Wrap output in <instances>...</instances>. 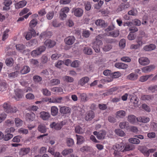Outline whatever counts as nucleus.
Segmentation results:
<instances>
[{
    "mask_svg": "<svg viewBox=\"0 0 157 157\" xmlns=\"http://www.w3.org/2000/svg\"><path fill=\"white\" fill-rule=\"evenodd\" d=\"M38 129L39 132L42 133H45L47 130L45 126L43 124L39 125L38 126Z\"/></svg>",
    "mask_w": 157,
    "mask_h": 157,
    "instance_id": "e433bc0d",
    "label": "nucleus"
},
{
    "mask_svg": "<svg viewBox=\"0 0 157 157\" xmlns=\"http://www.w3.org/2000/svg\"><path fill=\"white\" fill-rule=\"evenodd\" d=\"M10 32V30L6 29L4 32L2 36V40L5 41L9 36V33Z\"/></svg>",
    "mask_w": 157,
    "mask_h": 157,
    "instance_id": "ea45409f",
    "label": "nucleus"
},
{
    "mask_svg": "<svg viewBox=\"0 0 157 157\" xmlns=\"http://www.w3.org/2000/svg\"><path fill=\"white\" fill-rule=\"evenodd\" d=\"M51 90L56 93L63 92V89L61 87H54L51 89Z\"/></svg>",
    "mask_w": 157,
    "mask_h": 157,
    "instance_id": "49530a36",
    "label": "nucleus"
},
{
    "mask_svg": "<svg viewBox=\"0 0 157 157\" xmlns=\"http://www.w3.org/2000/svg\"><path fill=\"white\" fill-rule=\"evenodd\" d=\"M155 67L154 65H150L143 67L142 69V71L144 73H147L152 71Z\"/></svg>",
    "mask_w": 157,
    "mask_h": 157,
    "instance_id": "f3484780",
    "label": "nucleus"
},
{
    "mask_svg": "<svg viewBox=\"0 0 157 157\" xmlns=\"http://www.w3.org/2000/svg\"><path fill=\"white\" fill-rule=\"evenodd\" d=\"M37 23V20L36 19H34L32 20L29 23L30 27L31 29L35 27Z\"/></svg>",
    "mask_w": 157,
    "mask_h": 157,
    "instance_id": "3c124183",
    "label": "nucleus"
},
{
    "mask_svg": "<svg viewBox=\"0 0 157 157\" xmlns=\"http://www.w3.org/2000/svg\"><path fill=\"white\" fill-rule=\"evenodd\" d=\"M137 118L133 115H130L128 116L127 120L130 123L134 124L136 122Z\"/></svg>",
    "mask_w": 157,
    "mask_h": 157,
    "instance_id": "2f4dec72",
    "label": "nucleus"
},
{
    "mask_svg": "<svg viewBox=\"0 0 157 157\" xmlns=\"http://www.w3.org/2000/svg\"><path fill=\"white\" fill-rule=\"evenodd\" d=\"M156 48V46L153 44L146 45L144 47V49L146 51H150L154 50Z\"/></svg>",
    "mask_w": 157,
    "mask_h": 157,
    "instance_id": "4be33fe9",
    "label": "nucleus"
},
{
    "mask_svg": "<svg viewBox=\"0 0 157 157\" xmlns=\"http://www.w3.org/2000/svg\"><path fill=\"white\" fill-rule=\"evenodd\" d=\"M59 111L61 113L66 114L70 113L71 109L69 107L63 106L60 108Z\"/></svg>",
    "mask_w": 157,
    "mask_h": 157,
    "instance_id": "412c9836",
    "label": "nucleus"
},
{
    "mask_svg": "<svg viewBox=\"0 0 157 157\" xmlns=\"http://www.w3.org/2000/svg\"><path fill=\"white\" fill-rule=\"evenodd\" d=\"M124 146V143L121 142L116 144L113 146L112 149L114 150L113 154L115 156L118 157L121 155V152H123Z\"/></svg>",
    "mask_w": 157,
    "mask_h": 157,
    "instance_id": "f257e3e1",
    "label": "nucleus"
},
{
    "mask_svg": "<svg viewBox=\"0 0 157 157\" xmlns=\"http://www.w3.org/2000/svg\"><path fill=\"white\" fill-rule=\"evenodd\" d=\"M101 38V35H99L98 36L96 37L95 41L93 44V48L97 53H98L100 52V47L102 44V41L99 40V39Z\"/></svg>",
    "mask_w": 157,
    "mask_h": 157,
    "instance_id": "f03ea898",
    "label": "nucleus"
},
{
    "mask_svg": "<svg viewBox=\"0 0 157 157\" xmlns=\"http://www.w3.org/2000/svg\"><path fill=\"white\" fill-rule=\"evenodd\" d=\"M126 114L124 110H120L116 113V116L120 118H123Z\"/></svg>",
    "mask_w": 157,
    "mask_h": 157,
    "instance_id": "37998d69",
    "label": "nucleus"
},
{
    "mask_svg": "<svg viewBox=\"0 0 157 157\" xmlns=\"http://www.w3.org/2000/svg\"><path fill=\"white\" fill-rule=\"evenodd\" d=\"M139 63L141 65L145 66L148 65L150 63V60L146 57H141L138 60Z\"/></svg>",
    "mask_w": 157,
    "mask_h": 157,
    "instance_id": "1a4fd4ad",
    "label": "nucleus"
},
{
    "mask_svg": "<svg viewBox=\"0 0 157 157\" xmlns=\"http://www.w3.org/2000/svg\"><path fill=\"white\" fill-rule=\"evenodd\" d=\"M134 148V147H133L131 145H126V146H124L123 150V152L132 150Z\"/></svg>",
    "mask_w": 157,
    "mask_h": 157,
    "instance_id": "864d4df0",
    "label": "nucleus"
},
{
    "mask_svg": "<svg viewBox=\"0 0 157 157\" xmlns=\"http://www.w3.org/2000/svg\"><path fill=\"white\" fill-rule=\"evenodd\" d=\"M153 76V75H143L141 76L139 78V80L140 81L144 82L146 81L151 77Z\"/></svg>",
    "mask_w": 157,
    "mask_h": 157,
    "instance_id": "f704fd0d",
    "label": "nucleus"
},
{
    "mask_svg": "<svg viewBox=\"0 0 157 157\" xmlns=\"http://www.w3.org/2000/svg\"><path fill=\"white\" fill-rule=\"evenodd\" d=\"M75 131L76 133L82 134L84 132V130L79 126H77L75 127Z\"/></svg>",
    "mask_w": 157,
    "mask_h": 157,
    "instance_id": "a18cd8bd",
    "label": "nucleus"
},
{
    "mask_svg": "<svg viewBox=\"0 0 157 157\" xmlns=\"http://www.w3.org/2000/svg\"><path fill=\"white\" fill-rule=\"evenodd\" d=\"M115 132L117 135L121 136H124L125 135L124 131L120 129H116Z\"/></svg>",
    "mask_w": 157,
    "mask_h": 157,
    "instance_id": "6e6d98bb",
    "label": "nucleus"
},
{
    "mask_svg": "<svg viewBox=\"0 0 157 157\" xmlns=\"http://www.w3.org/2000/svg\"><path fill=\"white\" fill-rule=\"evenodd\" d=\"M19 73V72L17 71L13 72H12L9 74L8 77L10 78H14L17 77L18 74Z\"/></svg>",
    "mask_w": 157,
    "mask_h": 157,
    "instance_id": "bf43d9fd",
    "label": "nucleus"
},
{
    "mask_svg": "<svg viewBox=\"0 0 157 157\" xmlns=\"http://www.w3.org/2000/svg\"><path fill=\"white\" fill-rule=\"evenodd\" d=\"M30 69L29 67L24 66L23 69L20 71V72L22 74H25L28 73L30 71Z\"/></svg>",
    "mask_w": 157,
    "mask_h": 157,
    "instance_id": "58836bf2",
    "label": "nucleus"
},
{
    "mask_svg": "<svg viewBox=\"0 0 157 157\" xmlns=\"http://www.w3.org/2000/svg\"><path fill=\"white\" fill-rule=\"evenodd\" d=\"M50 127L51 128H54L57 130H60L62 128V125L59 122L56 123L54 122L50 124Z\"/></svg>",
    "mask_w": 157,
    "mask_h": 157,
    "instance_id": "f8f14e48",
    "label": "nucleus"
},
{
    "mask_svg": "<svg viewBox=\"0 0 157 157\" xmlns=\"http://www.w3.org/2000/svg\"><path fill=\"white\" fill-rule=\"evenodd\" d=\"M67 143L68 146H71L74 144V140L71 138H67Z\"/></svg>",
    "mask_w": 157,
    "mask_h": 157,
    "instance_id": "e2e57ef3",
    "label": "nucleus"
},
{
    "mask_svg": "<svg viewBox=\"0 0 157 157\" xmlns=\"http://www.w3.org/2000/svg\"><path fill=\"white\" fill-rule=\"evenodd\" d=\"M51 114L53 116H56L58 112V109L56 106H52L51 109Z\"/></svg>",
    "mask_w": 157,
    "mask_h": 157,
    "instance_id": "c756f323",
    "label": "nucleus"
},
{
    "mask_svg": "<svg viewBox=\"0 0 157 157\" xmlns=\"http://www.w3.org/2000/svg\"><path fill=\"white\" fill-rule=\"evenodd\" d=\"M30 63L31 64L36 67L38 65L39 62L37 59H32L30 60Z\"/></svg>",
    "mask_w": 157,
    "mask_h": 157,
    "instance_id": "774afa93",
    "label": "nucleus"
},
{
    "mask_svg": "<svg viewBox=\"0 0 157 157\" xmlns=\"http://www.w3.org/2000/svg\"><path fill=\"white\" fill-rule=\"evenodd\" d=\"M30 149L29 147H23L21 149L19 154L21 156H23L27 154L30 152Z\"/></svg>",
    "mask_w": 157,
    "mask_h": 157,
    "instance_id": "a211bd4d",
    "label": "nucleus"
},
{
    "mask_svg": "<svg viewBox=\"0 0 157 157\" xmlns=\"http://www.w3.org/2000/svg\"><path fill=\"white\" fill-rule=\"evenodd\" d=\"M138 77V75L135 73H132L128 75L127 78L128 79L132 81H134L136 80Z\"/></svg>",
    "mask_w": 157,
    "mask_h": 157,
    "instance_id": "393cba45",
    "label": "nucleus"
},
{
    "mask_svg": "<svg viewBox=\"0 0 157 157\" xmlns=\"http://www.w3.org/2000/svg\"><path fill=\"white\" fill-rule=\"evenodd\" d=\"M63 78L64 81L67 82H71L74 81L73 78L69 76H65L63 77Z\"/></svg>",
    "mask_w": 157,
    "mask_h": 157,
    "instance_id": "4d7b16f0",
    "label": "nucleus"
},
{
    "mask_svg": "<svg viewBox=\"0 0 157 157\" xmlns=\"http://www.w3.org/2000/svg\"><path fill=\"white\" fill-rule=\"evenodd\" d=\"M93 134L94 135L96 136L98 139L101 140L105 138L106 135V132L105 131L102 130L98 132L94 131V132Z\"/></svg>",
    "mask_w": 157,
    "mask_h": 157,
    "instance_id": "39448f33",
    "label": "nucleus"
},
{
    "mask_svg": "<svg viewBox=\"0 0 157 157\" xmlns=\"http://www.w3.org/2000/svg\"><path fill=\"white\" fill-rule=\"evenodd\" d=\"M60 81L57 79H53L50 81V84L51 86L56 85L60 84Z\"/></svg>",
    "mask_w": 157,
    "mask_h": 157,
    "instance_id": "c03bdc74",
    "label": "nucleus"
},
{
    "mask_svg": "<svg viewBox=\"0 0 157 157\" xmlns=\"http://www.w3.org/2000/svg\"><path fill=\"white\" fill-rule=\"evenodd\" d=\"M95 23L97 26L102 28L105 27L106 25L105 21L101 19L96 20L95 21Z\"/></svg>",
    "mask_w": 157,
    "mask_h": 157,
    "instance_id": "a878e982",
    "label": "nucleus"
},
{
    "mask_svg": "<svg viewBox=\"0 0 157 157\" xmlns=\"http://www.w3.org/2000/svg\"><path fill=\"white\" fill-rule=\"evenodd\" d=\"M115 67L117 68L121 69H126L128 68V65L122 63H115Z\"/></svg>",
    "mask_w": 157,
    "mask_h": 157,
    "instance_id": "6ab92c4d",
    "label": "nucleus"
},
{
    "mask_svg": "<svg viewBox=\"0 0 157 157\" xmlns=\"http://www.w3.org/2000/svg\"><path fill=\"white\" fill-rule=\"evenodd\" d=\"M121 76V74L119 71L112 73L110 78L106 80L108 82H111L113 81V78H117Z\"/></svg>",
    "mask_w": 157,
    "mask_h": 157,
    "instance_id": "9b49d317",
    "label": "nucleus"
},
{
    "mask_svg": "<svg viewBox=\"0 0 157 157\" xmlns=\"http://www.w3.org/2000/svg\"><path fill=\"white\" fill-rule=\"evenodd\" d=\"M148 90L152 93L155 92V91L157 90V85H151L149 86L148 88Z\"/></svg>",
    "mask_w": 157,
    "mask_h": 157,
    "instance_id": "5fc2aeb1",
    "label": "nucleus"
},
{
    "mask_svg": "<svg viewBox=\"0 0 157 157\" xmlns=\"http://www.w3.org/2000/svg\"><path fill=\"white\" fill-rule=\"evenodd\" d=\"M16 47L18 51L21 52L25 48V46L22 44H18L16 45Z\"/></svg>",
    "mask_w": 157,
    "mask_h": 157,
    "instance_id": "09e8293b",
    "label": "nucleus"
},
{
    "mask_svg": "<svg viewBox=\"0 0 157 157\" xmlns=\"http://www.w3.org/2000/svg\"><path fill=\"white\" fill-rule=\"evenodd\" d=\"M83 51L85 54L87 55H91L93 52L92 49L88 47H84Z\"/></svg>",
    "mask_w": 157,
    "mask_h": 157,
    "instance_id": "473e14b6",
    "label": "nucleus"
},
{
    "mask_svg": "<svg viewBox=\"0 0 157 157\" xmlns=\"http://www.w3.org/2000/svg\"><path fill=\"white\" fill-rule=\"evenodd\" d=\"M119 126L121 129L126 128L129 127V124L126 121L122 122L120 123Z\"/></svg>",
    "mask_w": 157,
    "mask_h": 157,
    "instance_id": "79ce46f5",
    "label": "nucleus"
},
{
    "mask_svg": "<svg viewBox=\"0 0 157 157\" xmlns=\"http://www.w3.org/2000/svg\"><path fill=\"white\" fill-rule=\"evenodd\" d=\"M51 36L52 33L50 32H44L40 34V37L41 38L45 39L47 38H50Z\"/></svg>",
    "mask_w": 157,
    "mask_h": 157,
    "instance_id": "5701e85b",
    "label": "nucleus"
},
{
    "mask_svg": "<svg viewBox=\"0 0 157 157\" xmlns=\"http://www.w3.org/2000/svg\"><path fill=\"white\" fill-rule=\"evenodd\" d=\"M119 34V31L117 30H115L113 31L108 33L107 35L108 36H111L114 37H116L118 36Z\"/></svg>",
    "mask_w": 157,
    "mask_h": 157,
    "instance_id": "c85d7f7f",
    "label": "nucleus"
},
{
    "mask_svg": "<svg viewBox=\"0 0 157 157\" xmlns=\"http://www.w3.org/2000/svg\"><path fill=\"white\" fill-rule=\"evenodd\" d=\"M27 3V2L25 0H23L15 4L16 9H18L22 8L25 6Z\"/></svg>",
    "mask_w": 157,
    "mask_h": 157,
    "instance_id": "dca6fc26",
    "label": "nucleus"
},
{
    "mask_svg": "<svg viewBox=\"0 0 157 157\" xmlns=\"http://www.w3.org/2000/svg\"><path fill=\"white\" fill-rule=\"evenodd\" d=\"M136 120L139 122L144 123H147L150 121V119L148 117L143 116L137 117L136 118Z\"/></svg>",
    "mask_w": 157,
    "mask_h": 157,
    "instance_id": "b1692460",
    "label": "nucleus"
},
{
    "mask_svg": "<svg viewBox=\"0 0 157 157\" xmlns=\"http://www.w3.org/2000/svg\"><path fill=\"white\" fill-rule=\"evenodd\" d=\"M35 117V114L31 112L27 113L25 115L26 121L30 122L34 121Z\"/></svg>",
    "mask_w": 157,
    "mask_h": 157,
    "instance_id": "0eeeda50",
    "label": "nucleus"
},
{
    "mask_svg": "<svg viewBox=\"0 0 157 157\" xmlns=\"http://www.w3.org/2000/svg\"><path fill=\"white\" fill-rule=\"evenodd\" d=\"M80 62L79 60H75L72 62L71 64V67H78L80 65Z\"/></svg>",
    "mask_w": 157,
    "mask_h": 157,
    "instance_id": "13d9d810",
    "label": "nucleus"
},
{
    "mask_svg": "<svg viewBox=\"0 0 157 157\" xmlns=\"http://www.w3.org/2000/svg\"><path fill=\"white\" fill-rule=\"evenodd\" d=\"M36 35V32L33 29L29 30L25 35V39L27 40H29L32 37V36H35Z\"/></svg>",
    "mask_w": 157,
    "mask_h": 157,
    "instance_id": "6e6552de",
    "label": "nucleus"
},
{
    "mask_svg": "<svg viewBox=\"0 0 157 157\" xmlns=\"http://www.w3.org/2000/svg\"><path fill=\"white\" fill-rule=\"evenodd\" d=\"M76 136L77 137V144H80L84 141V138L83 136L77 135H76Z\"/></svg>",
    "mask_w": 157,
    "mask_h": 157,
    "instance_id": "a19ab883",
    "label": "nucleus"
},
{
    "mask_svg": "<svg viewBox=\"0 0 157 157\" xmlns=\"http://www.w3.org/2000/svg\"><path fill=\"white\" fill-rule=\"evenodd\" d=\"M16 96L19 98H22L23 95V91L20 89H17L15 90Z\"/></svg>",
    "mask_w": 157,
    "mask_h": 157,
    "instance_id": "4c0bfd02",
    "label": "nucleus"
},
{
    "mask_svg": "<svg viewBox=\"0 0 157 157\" xmlns=\"http://www.w3.org/2000/svg\"><path fill=\"white\" fill-rule=\"evenodd\" d=\"M75 39L73 36H68L64 39V42L66 44L68 45H71L73 44L75 41Z\"/></svg>",
    "mask_w": 157,
    "mask_h": 157,
    "instance_id": "423d86ee",
    "label": "nucleus"
},
{
    "mask_svg": "<svg viewBox=\"0 0 157 157\" xmlns=\"http://www.w3.org/2000/svg\"><path fill=\"white\" fill-rule=\"evenodd\" d=\"M112 48L111 44H107L105 45L103 48V50L105 52H107L109 51Z\"/></svg>",
    "mask_w": 157,
    "mask_h": 157,
    "instance_id": "680f3d73",
    "label": "nucleus"
},
{
    "mask_svg": "<svg viewBox=\"0 0 157 157\" xmlns=\"http://www.w3.org/2000/svg\"><path fill=\"white\" fill-rule=\"evenodd\" d=\"M126 40L124 39H121L119 42V45L121 48H124L125 46Z\"/></svg>",
    "mask_w": 157,
    "mask_h": 157,
    "instance_id": "69168bd1",
    "label": "nucleus"
},
{
    "mask_svg": "<svg viewBox=\"0 0 157 157\" xmlns=\"http://www.w3.org/2000/svg\"><path fill=\"white\" fill-rule=\"evenodd\" d=\"M154 98L153 95L142 94L141 96L140 99L143 101H150L153 100Z\"/></svg>",
    "mask_w": 157,
    "mask_h": 157,
    "instance_id": "ddd939ff",
    "label": "nucleus"
},
{
    "mask_svg": "<svg viewBox=\"0 0 157 157\" xmlns=\"http://www.w3.org/2000/svg\"><path fill=\"white\" fill-rule=\"evenodd\" d=\"M4 2L5 6L3 8V10H8L10 9V6L12 4V2L11 0H5Z\"/></svg>",
    "mask_w": 157,
    "mask_h": 157,
    "instance_id": "bb28decb",
    "label": "nucleus"
},
{
    "mask_svg": "<svg viewBox=\"0 0 157 157\" xmlns=\"http://www.w3.org/2000/svg\"><path fill=\"white\" fill-rule=\"evenodd\" d=\"M130 6V5L129 4L126 3H121L119 6L120 11H121L126 9H127L129 8Z\"/></svg>",
    "mask_w": 157,
    "mask_h": 157,
    "instance_id": "8fccbe9b",
    "label": "nucleus"
},
{
    "mask_svg": "<svg viewBox=\"0 0 157 157\" xmlns=\"http://www.w3.org/2000/svg\"><path fill=\"white\" fill-rule=\"evenodd\" d=\"M4 111L6 113H15L17 111V108L15 107H12L9 103L5 102L3 105Z\"/></svg>",
    "mask_w": 157,
    "mask_h": 157,
    "instance_id": "7ed1b4c3",
    "label": "nucleus"
},
{
    "mask_svg": "<svg viewBox=\"0 0 157 157\" xmlns=\"http://www.w3.org/2000/svg\"><path fill=\"white\" fill-rule=\"evenodd\" d=\"M15 122L17 127L21 126L23 124V121L18 118H15Z\"/></svg>",
    "mask_w": 157,
    "mask_h": 157,
    "instance_id": "603ef678",
    "label": "nucleus"
},
{
    "mask_svg": "<svg viewBox=\"0 0 157 157\" xmlns=\"http://www.w3.org/2000/svg\"><path fill=\"white\" fill-rule=\"evenodd\" d=\"M89 80V78L88 77H84L79 81L78 84L81 86H83L86 84L88 83Z\"/></svg>",
    "mask_w": 157,
    "mask_h": 157,
    "instance_id": "4468645a",
    "label": "nucleus"
},
{
    "mask_svg": "<svg viewBox=\"0 0 157 157\" xmlns=\"http://www.w3.org/2000/svg\"><path fill=\"white\" fill-rule=\"evenodd\" d=\"M73 151V150L71 148H67L65 149L62 152V155L64 156H66L71 153H72Z\"/></svg>",
    "mask_w": 157,
    "mask_h": 157,
    "instance_id": "72a5a7b5",
    "label": "nucleus"
},
{
    "mask_svg": "<svg viewBox=\"0 0 157 157\" xmlns=\"http://www.w3.org/2000/svg\"><path fill=\"white\" fill-rule=\"evenodd\" d=\"M13 135L12 134L10 133H7L5 135V136H4V140L5 141H8L13 137Z\"/></svg>",
    "mask_w": 157,
    "mask_h": 157,
    "instance_id": "0e129e2a",
    "label": "nucleus"
},
{
    "mask_svg": "<svg viewBox=\"0 0 157 157\" xmlns=\"http://www.w3.org/2000/svg\"><path fill=\"white\" fill-rule=\"evenodd\" d=\"M83 13L82 9L80 8H78L75 9L74 10V14L77 17H81Z\"/></svg>",
    "mask_w": 157,
    "mask_h": 157,
    "instance_id": "cd10ccee",
    "label": "nucleus"
},
{
    "mask_svg": "<svg viewBox=\"0 0 157 157\" xmlns=\"http://www.w3.org/2000/svg\"><path fill=\"white\" fill-rule=\"evenodd\" d=\"M45 45L49 48L53 47L56 44V42L50 39H48L46 40L44 42Z\"/></svg>",
    "mask_w": 157,
    "mask_h": 157,
    "instance_id": "2eb2a0df",
    "label": "nucleus"
},
{
    "mask_svg": "<svg viewBox=\"0 0 157 157\" xmlns=\"http://www.w3.org/2000/svg\"><path fill=\"white\" fill-rule=\"evenodd\" d=\"M7 84L5 82H2L0 84V90L3 91L6 90Z\"/></svg>",
    "mask_w": 157,
    "mask_h": 157,
    "instance_id": "052dcab7",
    "label": "nucleus"
},
{
    "mask_svg": "<svg viewBox=\"0 0 157 157\" xmlns=\"http://www.w3.org/2000/svg\"><path fill=\"white\" fill-rule=\"evenodd\" d=\"M94 117V113L92 110L89 111L87 115L85 117V119L86 120L88 121L91 120Z\"/></svg>",
    "mask_w": 157,
    "mask_h": 157,
    "instance_id": "aec40b11",
    "label": "nucleus"
},
{
    "mask_svg": "<svg viewBox=\"0 0 157 157\" xmlns=\"http://www.w3.org/2000/svg\"><path fill=\"white\" fill-rule=\"evenodd\" d=\"M128 141L130 143L135 144H138L140 143V140L136 138H130L129 139Z\"/></svg>",
    "mask_w": 157,
    "mask_h": 157,
    "instance_id": "de8ad7c7",
    "label": "nucleus"
},
{
    "mask_svg": "<svg viewBox=\"0 0 157 157\" xmlns=\"http://www.w3.org/2000/svg\"><path fill=\"white\" fill-rule=\"evenodd\" d=\"M77 94L79 96L82 101H87V95L86 93H78Z\"/></svg>",
    "mask_w": 157,
    "mask_h": 157,
    "instance_id": "7c9ffc66",
    "label": "nucleus"
},
{
    "mask_svg": "<svg viewBox=\"0 0 157 157\" xmlns=\"http://www.w3.org/2000/svg\"><path fill=\"white\" fill-rule=\"evenodd\" d=\"M33 80L35 82H38L42 80V78L37 75H36L33 77Z\"/></svg>",
    "mask_w": 157,
    "mask_h": 157,
    "instance_id": "338daca9",
    "label": "nucleus"
},
{
    "mask_svg": "<svg viewBox=\"0 0 157 157\" xmlns=\"http://www.w3.org/2000/svg\"><path fill=\"white\" fill-rule=\"evenodd\" d=\"M5 63L7 66L11 67L13 64V60L11 58H7L5 60Z\"/></svg>",
    "mask_w": 157,
    "mask_h": 157,
    "instance_id": "c9c22d12",
    "label": "nucleus"
},
{
    "mask_svg": "<svg viewBox=\"0 0 157 157\" xmlns=\"http://www.w3.org/2000/svg\"><path fill=\"white\" fill-rule=\"evenodd\" d=\"M46 49V48L44 46H40L33 50L31 52V55L34 57H37L44 52Z\"/></svg>",
    "mask_w": 157,
    "mask_h": 157,
    "instance_id": "20e7f679",
    "label": "nucleus"
},
{
    "mask_svg": "<svg viewBox=\"0 0 157 157\" xmlns=\"http://www.w3.org/2000/svg\"><path fill=\"white\" fill-rule=\"evenodd\" d=\"M40 117L44 121L48 120L50 117V114L48 112L42 111L40 113Z\"/></svg>",
    "mask_w": 157,
    "mask_h": 157,
    "instance_id": "9d476101",
    "label": "nucleus"
}]
</instances>
